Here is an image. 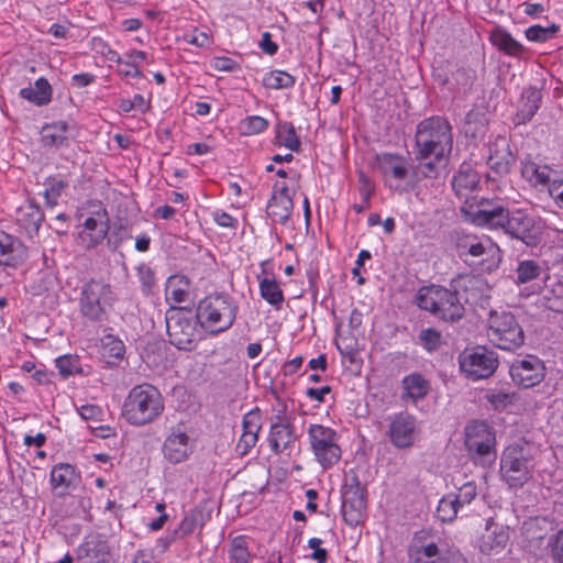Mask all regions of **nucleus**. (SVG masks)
Wrapping results in <instances>:
<instances>
[{"label":"nucleus","mask_w":563,"mask_h":563,"mask_svg":"<svg viewBox=\"0 0 563 563\" xmlns=\"http://www.w3.org/2000/svg\"><path fill=\"white\" fill-rule=\"evenodd\" d=\"M415 145L418 161L435 157L438 163H443L453 147L452 125L449 120L441 115L422 120L416 129Z\"/></svg>","instance_id":"nucleus-1"},{"label":"nucleus","mask_w":563,"mask_h":563,"mask_svg":"<svg viewBox=\"0 0 563 563\" xmlns=\"http://www.w3.org/2000/svg\"><path fill=\"white\" fill-rule=\"evenodd\" d=\"M239 306L227 292H212L199 300L196 319L202 330L211 335L228 331L236 320Z\"/></svg>","instance_id":"nucleus-2"},{"label":"nucleus","mask_w":563,"mask_h":563,"mask_svg":"<svg viewBox=\"0 0 563 563\" xmlns=\"http://www.w3.org/2000/svg\"><path fill=\"white\" fill-rule=\"evenodd\" d=\"M164 411L161 391L151 384L134 386L125 397L122 417L132 426L142 427L155 421Z\"/></svg>","instance_id":"nucleus-3"},{"label":"nucleus","mask_w":563,"mask_h":563,"mask_svg":"<svg viewBox=\"0 0 563 563\" xmlns=\"http://www.w3.org/2000/svg\"><path fill=\"white\" fill-rule=\"evenodd\" d=\"M416 302L420 309L444 321L454 322L464 316L465 309L459 291L445 287H421L417 292Z\"/></svg>","instance_id":"nucleus-4"},{"label":"nucleus","mask_w":563,"mask_h":563,"mask_svg":"<svg viewBox=\"0 0 563 563\" xmlns=\"http://www.w3.org/2000/svg\"><path fill=\"white\" fill-rule=\"evenodd\" d=\"M113 301L111 285L102 279L91 278L80 288L79 312L89 322L102 323L107 321Z\"/></svg>","instance_id":"nucleus-5"},{"label":"nucleus","mask_w":563,"mask_h":563,"mask_svg":"<svg viewBox=\"0 0 563 563\" xmlns=\"http://www.w3.org/2000/svg\"><path fill=\"white\" fill-rule=\"evenodd\" d=\"M487 336L498 349L515 351L525 343L522 327L511 312H492L488 319Z\"/></svg>","instance_id":"nucleus-6"},{"label":"nucleus","mask_w":563,"mask_h":563,"mask_svg":"<svg viewBox=\"0 0 563 563\" xmlns=\"http://www.w3.org/2000/svg\"><path fill=\"white\" fill-rule=\"evenodd\" d=\"M452 241L457 255L467 261V256L483 257L487 262V268L497 267L501 261L500 249L488 236H477L463 231H455Z\"/></svg>","instance_id":"nucleus-7"},{"label":"nucleus","mask_w":563,"mask_h":563,"mask_svg":"<svg viewBox=\"0 0 563 563\" xmlns=\"http://www.w3.org/2000/svg\"><path fill=\"white\" fill-rule=\"evenodd\" d=\"M166 329L170 344L178 350L191 351L196 345L197 319L184 308L172 307L166 312Z\"/></svg>","instance_id":"nucleus-8"},{"label":"nucleus","mask_w":563,"mask_h":563,"mask_svg":"<svg viewBox=\"0 0 563 563\" xmlns=\"http://www.w3.org/2000/svg\"><path fill=\"white\" fill-rule=\"evenodd\" d=\"M533 462L525 449L508 446L500 459V472L504 481L512 488L522 487L532 477Z\"/></svg>","instance_id":"nucleus-9"},{"label":"nucleus","mask_w":563,"mask_h":563,"mask_svg":"<svg viewBox=\"0 0 563 563\" xmlns=\"http://www.w3.org/2000/svg\"><path fill=\"white\" fill-rule=\"evenodd\" d=\"M310 448L322 468L335 465L341 459L338 433L322 424H310L308 428Z\"/></svg>","instance_id":"nucleus-10"},{"label":"nucleus","mask_w":563,"mask_h":563,"mask_svg":"<svg viewBox=\"0 0 563 563\" xmlns=\"http://www.w3.org/2000/svg\"><path fill=\"white\" fill-rule=\"evenodd\" d=\"M461 372L471 380L490 377L497 369L499 361L497 354L484 346L466 349L459 356Z\"/></svg>","instance_id":"nucleus-11"},{"label":"nucleus","mask_w":563,"mask_h":563,"mask_svg":"<svg viewBox=\"0 0 563 563\" xmlns=\"http://www.w3.org/2000/svg\"><path fill=\"white\" fill-rule=\"evenodd\" d=\"M501 230L527 246H536L542 235V228L536 218L520 209L508 210Z\"/></svg>","instance_id":"nucleus-12"},{"label":"nucleus","mask_w":563,"mask_h":563,"mask_svg":"<svg viewBox=\"0 0 563 563\" xmlns=\"http://www.w3.org/2000/svg\"><path fill=\"white\" fill-rule=\"evenodd\" d=\"M366 510V489L356 474L346 479L342 489V516L344 521L356 527L363 521Z\"/></svg>","instance_id":"nucleus-13"},{"label":"nucleus","mask_w":563,"mask_h":563,"mask_svg":"<svg viewBox=\"0 0 563 563\" xmlns=\"http://www.w3.org/2000/svg\"><path fill=\"white\" fill-rule=\"evenodd\" d=\"M509 374L515 384L522 388H530L544 379L545 368L539 357L527 355L511 363Z\"/></svg>","instance_id":"nucleus-14"},{"label":"nucleus","mask_w":563,"mask_h":563,"mask_svg":"<svg viewBox=\"0 0 563 563\" xmlns=\"http://www.w3.org/2000/svg\"><path fill=\"white\" fill-rule=\"evenodd\" d=\"M418 433L417 419L408 412L396 413L388 426V438L397 449H409L413 445Z\"/></svg>","instance_id":"nucleus-15"},{"label":"nucleus","mask_w":563,"mask_h":563,"mask_svg":"<svg viewBox=\"0 0 563 563\" xmlns=\"http://www.w3.org/2000/svg\"><path fill=\"white\" fill-rule=\"evenodd\" d=\"M108 232V213L106 209H100L93 216L85 219L78 238L84 247L93 249L102 243Z\"/></svg>","instance_id":"nucleus-16"},{"label":"nucleus","mask_w":563,"mask_h":563,"mask_svg":"<svg viewBox=\"0 0 563 563\" xmlns=\"http://www.w3.org/2000/svg\"><path fill=\"white\" fill-rule=\"evenodd\" d=\"M495 438L484 422H473L465 428V445L468 452L477 456L493 454Z\"/></svg>","instance_id":"nucleus-17"},{"label":"nucleus","mask_w":563,"mask_h":563,"mask_svg":"<svg viewBox=\"0 0 563 563\" xmlns=\"http://www.w3.org/2000/svg\"><path fill=\"white\" fill-rule=\"evenodd\" d=\"M296 441L294 427L285 412H278L273 418L268 442L272 451L279 454L289 449Z\"/></svg>","instance_id":"nucleus-18"},{"label":"nucleus","mask_w":563,"mask_h":563,"mask_svg":"<svg viewBox=\"0 0 563 563\" xmlns=\"http://www.w3.org/2000/svg\"><path fill=\"white\" fill-rule=\"evenodd\" d=\"M374 167L382 174L385 181L389 179L404 180L409 174L410 164L400 154L383 152L376 154Z\"/></svg>","instance_id":"nucleus-19"},{"label":"nucleus","mask_w":563,"mask_h":563,"mask_svg":"<svg viewBox=\"0 0 563 563\" xmlns=\"http://www.w3.org/2000/svg\"><path fill=\"white\" fill-rule=\"evenodd\" d=\"M508 209L500 203L481 201L476 211L472 213V222L478 227L501 229L507 217Z\"/></svg>","instance_id":"nucleus-20"},{"label":"nucleus","mask_w":563,"mask_h":563,"mask_svg":"<svg viewBox=\"0 0 563 563\" xmlns=\"http://www.w3.org/2000/svg\"><path fill=\"white\" fill-rule=\"evenodd\" d=\"M412 563H467L460 552H442L433 542L411 550Z\"/></svg>","instance_id":"nucleus-21"},{"label":"nucleus","mask_w":563,"mask_h":563,"mask_svg":"<svg viewBox=\"0 0 563 563\" xmlns=\"http://www.w3.org/2000/svg\"><path fill=\"white\" fill-rule=\"evenodd\" d=\"M509 530L503 525L488 520L486 531L481 538L479 549L487 555L499 554L508 544Z\"/></svg>","instance_id":"nucleus-22"},{"label":"nucleus","mask_w":563,"mask_h":563,"mask_svg":"<svg viewBox=\"0 0 563 563\" xmlns=\"http://www.w3.org/2000/svg\"><path fill=\"white\" fill-rule=\"evenodd\" d=\"M261 412L258 409L251 410L243 417V433L236 444V452L246 455L255 446L261 430Z\"/></svg>","instance_id":"nucleus-23"},{"label":"nucleus","mask_w":563,"mask_h":563,"mask_svg":"<svg viewBox=\"0 0 563 563\" xmlns=\"http://www.w3.org/2000/svg\"><path fill=\"white\" fill-rule=\"evenodd\" d=\"M541 99L542 95L538 88L528 87L523 89L514 117V123L521 125L530 122L540 109Z\"/></svg>","instance_id":"nucleus-24"},{"label":"nucleus","mask_w":563,"mask_h":563,"mask_svg":"<svg viewBox=\"0 0 563 563\" xmlns=\"http://www.w3.org/2000/svg\"><path fill=\"white\" fill-rule=\"evenodd\" d=\"M74 129L65 121H57L45 124L41 130V141L45 147H65L69 145V141L74 139Z\"/></svg>","instance_id":"nucleus-25"},{"label":"nucleus","mask_w":563,"mask_h":563,"mask_svg":"<svg viewBox=\"0 0 563 563\" xmlns=\"http://www.w3.org/2000/svg\"><path fill=\"white\" fill-rule=\"evenodd\" d=\"M15 219L18 225L24 230L30 238H33L40 230L41 223L44 220V213L41 207L34 201H26L16 209Z\"/></svg>","instance_id":"nucleus-26"},{"label":"nucleus","mask_w":563,"mask_h":563,"mask_svg":"<svg viewBox=\"0 0 563 563\" xmlns=\"http://www.w3.org/2000/svg\"><path fill=\"white\" fill-rule=\"evenodd\" d=\"M25 257L26 249L19 239L0 233V265L16 266Z\"/></svg>","instance_id":"nucleus-27"},{"label":"nucleus","mask_w":563,"mask_h":563,"mask_svg":"<svg viewBox=\"0 0 563 563\" xmlns=\"http://www.w3.org/2000/svg\"><path fill=\"white\" fill-rule=\"evenodd\" d=\"M78 481L79 473L69 463L57 464L51 471V486L53 490H57L58 495H64L68 489L75 488Z\"/></svg>","instance_id":"nucleus-28"},{"label":"nucleus","mask_w":563,"mask_h":563,"mask_svg":"<svg viewBox=\"0 0 563 563\" xmlns=\"http://www.w3.org/2000/svg\"><path fill=\"white\" fill-rule=\"evenodd\" d=\"M189 438L178 430L173 431L163 444L164 456L174 464L185 461L189 455Z\"/></svg>","instance_id":"nucleus-29"},{"label":"nucleus","mask_w":563,"mask_h":563,"mask_svg":"<svg viewBox=\"0 0 563 563\" xmlns=\"http://www.w3.org/2000/svg\"><path fill=\"white\" fill-rule=\"evenodd\" d=\"M479 183V176L470 163H462L452 179V187L460 199H467Z\"/></svg>","instance_id":"nucleus-30"},{"label":"nucleus","mask_w":563,"mask_h":563,"mask_svg":"<svg viewBox=\"0 0 563 563\" xmlns=\"http://www.w3.org/2000/svg\"><path fill=\"white\" fill-rule=\"evenodd\" d=\"M401 399L411 400L413 404L426 398L430 390L429 382L419 373L406 375L401 380Z\"/></svg>","instance_id":"nucleus-31"},{"label":"nucleus","mask_w":563,"mask_h":563,"mask_svg":"<svg viewBox=\"0 0 563 563\" xmlns=\"http://www.w3.org/2000/svg\"><path fill=\"white\" fill-rule=\"evenodd\" d=\"M503 148L499 151L498 143H495L489 147V156L487 159V165L489 168L495 172L497 175H507L510 172L511 165L515 163V158L512 153L509 150V145L506 141L501 140Z\"/></svg>","instance_id":"nucleus-32"},{"label":"nucleus","mask_w":563,"mask_h":563,"mask_svg":"<svg viewBox=\"0 0 563 563\" xmlns=\"http://www.w3.org/2000/svg\"><path fill=\"white\" fill-rule=\"evenodd\" d=\"M20 97L37 107H43L52 101L53 89L48 80L40 77L33 85L20 90Z\"/></svg>","instance_id":"nucleus-33"},{"label":"nucleus","mask_w":563,"mask_h":563,"mask_svg":"<svg viewBox=\"0 0 563 563\" xmlns=\"http://www.w3.org/2000/svg\"><path fill=\"white\" fill-rule=\"evenodd\" d=\"M552 169L548 165H539L530 158L521 162V175L533 187L547 186L552 183Z\"/></svg>","instance_id":"nucleus-34"},{"label":"nucleus","mask_w":563,"mask_h":563,"mask_svg":"<svg viewBox=\"0 0 563 563\" xmlns=\"http://www.w3.org/2000/svg\"><path fill=\"white\" fill-rule=\"evenodd\" d=\"M541 305L556 313L563 312V282L549 278L541 294Z\"/></svg>","instance_id":"nucleus-35"},{"label":"nucleus","mask_w":563,"mask_h":563,"mask_svg":"<svg viewBox=\"0 0 563 563\" xmlns=\"http://www.w3.org/2000/svg\"><path fill=\"white\" fill-rule=\"evenodd\" d=\"M189 278L185 275H173L168 277L165 287L166 300L173 301L174 303L187 301L189 298Z\"/></svg>","instance_id":"nucleus-36"},{"label":"nucleus","mask_w":563,"mask_h":563,"mask_svg":"<svg viewBox=\"0 0 563 563\" xmlns=\"http://www.w3.org/2000/svg\"><path fill=\"white\" fill-rule=\"evenodd\" d=\"M490 42L499 51L510 56H519L523 52V46L509 32L499 26L492 31Z\"/></svg>","instance_id":"nucleus-37"},{"label":"nucleus","mask_w":563,"mask_h":563,"mask_svg":"<svg viewBox=\"0 0 563 563\" xmlns=\"http://www.w3.org/2000/svg\"><path fill=\"white\" fill-rule=\"evenodd\" d=\"M294 209L292 198H271L267 203V214L274 221L286 224Z\"/></svg>","instance_id":"nucleus-38"},{"label":"nucleus","mask_w":563,"mask_h":563,"mask_svg":"<svg viewBox=\"0 0 563 563\" xmlns=\"http://www.w3.org/2000/svg\"><path fill=\"white\" fill-rule=\"evenodd\" d=\"M258 286L262 298L276 309H279L285 301V296L278 282L275 278L264 277L260 279Z\"/></svg>","instance_id":"nucleus-39"},{"label":"nucleus","mask_w":563,"mask_h":563,"mask_svg":"<svg viewBox=\"0 0 563 563\" xmlns=\"http://www.w3.org/2000/svg\"><path fill=\"white\" fill-rule=\"evenodd\" d=\"M276 143L286 148L299 152L300 140L296 133L295 126L290 122H280L276 125Z\"/></svg>","instance_id":"nucleus-40"},{"label":"nucleus","mask_w":563,"mask_h":563,"mask_svg":"<svg viewBox=\"0 0 563 563\" xmlns=\"http://www.w3.org/2000/svg\"><path fill=\"white\" fill-rule=\"evenodd\" d=\"M101 351L102 356L107 358L108 363H115L122 360L125 346L120 339L113 335H106L101 340Z\"/></svg>","instance_id":"nucleus-41"},{"label":"nucleus","mask_w":563,"mask_h":563,"mask_svg":"<svg viewBox=\"0 0 563 563\" xmlns=\"http://www.w3.org/2000/svg\"><path fill=\"white\" fill-rule=\"evenodd\" d=\"M462 510L453 494H448L440 499L437 516L442 522H452Z\"/></svg>","instance_id":"nucleus-42"},{"label":"nucleus","mask_w":563,"mask_h":563,"mask_svg":"<svg viewBox=\"0 0 563 563\" xmlns=\"http://www.w3.org/2000/svg\"><path fill=\"white\" fill-rule=\"evenodd\" d=\"M560 31V25L552 23L548 26H542L540 24H534L529 26L525 31V35L528 41L536 43H544L555 36V34Z\"/></svg>","instance_id":"nucleus-43"},{"label":"nucleus","mask_w":563,"mask_h":563,"mask_svg":"<svg viewBox=\"0 0 563 563\" xmlns=\"http://www.w3.org/2000/svg\"><path fill=\"white\" fill-rule=\"evenodd\" d=\"M203 525V512L200 509H191L189 510L183 520L180 521L178 528L175 530V534L179 538L186 537L195 531L198 526Z\"/></svg>","instance_id":"nucleus-44"},{"label":"nucleus","mask_w":563,"mask_h":563,"mask_svg":"<svg viewBox=\"0 0 563 563\" xmlns=\"http://www.w3.org/2000/svg\"><path fill=\"white\" fill-rule=\"evenodd\" d=\"M263 85L269 89H287L295 85V78L283 70H273L263 78Z\"/></svg>","instance_id":"nucleus-45"},{"label":"nucleus","mask_w":563,"mask_h":563,"mask_svg":"<svg viewBox=\"0 0 563 563\" xmlns=\"http://www.w3.org/2000/svg\"><path fill=\"white\" fill-rule=\"evenodd\" d=\"M45 185L44 197L46 203L54 207L57 205L60 195L68 187V181L60 177H48Z\"/></svg>","instance_id":"nucleus-46"},{"label":"nucleus","mask_w":563,"mask_h":563,"mask_svg":"<svg viewBox=\"0 0 563 563\" xmlns=\"http://www.w3.org/2000/svg\"><path fill=\"white\" fill-rule=\"evenodd\" d=\"M78 563H108L107 554L91 543H85L77 549Z\"/></svg>","instance_id":"nucleus-47"},{"label":"nucleus","mask_w":563,"mask_h":563,"mask_svg":"<svg viewBox=\"0 0 563 563\" xmlns=\"http://www.w3.org/2000/svg\"><path fill=\"white\" fill-rule=\"evenodd\" d=\"M229 556L231 563H250L251 553L244 536H238L232 540Z\"/></svg>","instance_id":"nucleus-48"},{"label":"nucleus","mask_w":563,"mask_h":563,"mask_svg":"<svg viewBox=\"0 0 563 563\" xmlns=\"http://www.w3.org/2000/svg\"><path fill=\"white\" fill-rule=\"evenodd\" d=\"M56 367L60 376L67 378L75 374H81L82 368L80 366V361L77 355L66 354L59 356L55 360Z\"/></svg>","instance_id":"nucleus-49"},{"label":"nucleus","mask_w":563,"mask_h":563,"mask_svg":"<svg viewBox=\"0 0 563 563\" xmlns=\"http://www.w3.org/2000/svg\"><path fill=\"white\" fill-rule=\"evenodd\" d=\"M487 401L496 410H504L516 400V394L509 389H492L486 395Z\"/></svg>","instance_id":"nucleus-50"},{"label":"nucleus","mask_w":563,"mask_h":563,"mask_svg":"<svg viewBox=\"0 0 563 563\" xmlns=\"http://www.w3.org/2000/svg\"><path fill=\"white\" fill-rule=\"evenodd\" d=\"M269 123L261 115H249L240 122L239 129L243 135H255L264 132Z\"/></svg>","instance_id":"nucleus-51"},{"label":"nucleus","mask_w":563,"mask_h":563,"mask_svg":"<svg viewBox=\"0 0 563 563\" xmlns=\"http://www.w3.org/2000/svg\"><path fill=\"white\" fill-rule=\"evenodd\" d=\"M516 273H517V283L526 284V283H529V282L536 279L540 275L541 268L537 262L527 260V261H521L518 264Z\"/></svg>","instance_id":"nucleus-52"},{"label":"nucleus","mask_w":563,"mask_h":563,"mask_svg":"<svg viewBox=\"0 0 563 563\" xmlns=\"http://www.w3.org/2000/svg\"><path fill=\"white\" fill-rule=\"evenodd\" d=\"M454 499L459 501L460 507L463 509L468 506L477 496V485L475 482L470 481L463 484L456 493H452Z\"/></svg>","instance_id":"nucleus-53"},{"label":"nucleus","mask_w":563,"mask_h":563,"mask_svg":"<svg viewBox=\"0 0 563 563\" xmlns=\"http://www.w3.org/2000/svg\"><path fill=\"white\" fill-rule=\"evenodd\" d=\"M441 333L433 329H424L419 334L421 345L429 352L435 351L441 345Z\"/></svg>","instance_id":"nucleus-54"},{"label":"nucleus","mask_w":563,"mask_h":563,"mask_svg":"<svg viewBox=\"0 0 563 563\" xmlns=\"http://www.w3.org/2000/svg\"><path fill=\"white\" fill-rule=\"evenodd\" d=\"M137 277L142 285L143 292H150L155 284V276L152 268L145 264L137 267Z\"/></svg>","instance_id":"nucleus-55"},{"label":"nucleus","mask_w":563,"mask_h":563,"mask_svg":"<svg viewBox=\"0 0 563 563\" xmlns=\"http://www.w3.org/2000/svg\"><path fill=\"white\" fill-rule=\"evenodd\" d=\"M322 540L319 538H311L308 541V547L313 550L310 554V559L317 563H325L328 560V551L321 548Z\"/></svg>","instance_id":"nucleus-56"},{"label":"nucleus","mask_w":563,"mask_h":563,"mask_svg":"<svg viewBox=\"0 0 563 563\" xmlns=\"http://www.w3.org/2000/svg\"><path fill=\"white\" fill-rule=\"evenodd\" d=\"M431 158L432 159L428 162H424L426 159H423L419 163L418 170L424 178H435L439 174V166L445 163V161L443 163H438L435 157Z\"/></svg>","instance_id":"nucleus-57"},{"label":"nucleus","mask_w":563,"mask_h":563,"mask_svg":"<svg viewBox=\"0 0 563 563\" xmlns=\"http://www.w3.org/2000/svg\"><path fill=\"white\" fill-rule=\"evenodd\" d=\"M551 554L554 561L563 563V529L559 530L550 541Z\"/></svg>","instance_id":"nucleus-58"},{"label":"nucleus","mask_w":563,"mask_h":563,"mask_svg":"<svg viewBox=\"0 0 563 563\" xmlns=\"http://www.w3.org/2000/svg\"><path fill=\"white\" fill-rule=\"evenodd\" d=\"M211 66L219 71H236L240 69L238 62L225 56L214 57L211 62Z\"/></svg>","instance_id":"nucleus-59"},{"label":"nucleus","mask_w":563,"mask_h":563,"mask_svg":"<svg viewBox=\"0 0 563 563\" xmlns=\"http://www.w3.org/2000/svg\"><path fill=\"white\" fill-rule=\"evenodd\" d=\"M548 194L554 201L555 206L563 209V178L553 179L549 185Z\"/></svg>","instance_id":"nucleus-60"},{"label":"nucleus","mask_w":563,"mask_h":563,"mask_svg":"<svg viewBox=\"0 0 563 563\" xmlns=\"http://www.w3.org/2000/svg\"><path fill=\"white\" fill-rule=\"evenodd\" d=\"M78 412L84 420L98 421L102 416V409L97 405H84L78 409Z\"/></svg>","instance_id":"nucleus-61"},{"label":"nucleus","mask_w":563,"mask_h":563,"mask_svg":"<svg viewBox=\"0 0 563 563\" xmlns=\"http://www.w3.org/2000/svg\"><path fill=\"white\" fill-rule=\"evenodd\" d=\"M358 183L361 197L363 200H369L375 190L372 180L362 172L358 174Z\"/></svg>","instance_id":"nucleus-62"},{"label":"nucleus","mask_w":563,"mask_h":563,"mask_svg":"<svg viewBox=\"0 0 563 563\" xmlns=\"http://www.w3.org/2000/svg\"><path fill=\"white\" fill-rule=\"evenodd\" d=\"M212 218L214 222L222 228H231L234 229L238 225L236 219H234L231 214L217 210L212 213Z\"/></svg>","instance_id":"nucleus-63"},{"label":"nucleus","mask_w":563,"mask_h":563,"mask_svg":"<svg viewBox=\"0 0 563 563\" xmlns=\"http://www.w3.org/2000/svg\"><path fill=\"white\" fill-rule=\"evenodd\" d=\"M260 47L262 51L268 55H275L278 51V45L272 41V35L269 32H264L262 34V40L260 42Z\"/></svg>","instance_id":"nucleus-64"}]
</instances>
